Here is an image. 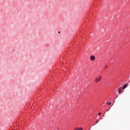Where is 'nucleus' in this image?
I'll use <instances>...</instances> for the list:
<instances>
[{"label":"nucleus","mask_w":130,"mask_h":130,"mask_svg":"<svg viewBox=\"0 0 130 130\" xmlns=\"http://www.w3.org/2000/svg\"><path fill=\"white\" fill-rule=\"evenodd\" d=\"M102 78V77L101 76H100L99 77L96 78L94 81L95 83H98V82H100V81H101Z\"/></svg>","instance_id":"f257e3e1"},{"label":"nucleus","mask_w":130,"mask_h":130,"mask_svg":"<svg viewBox=\"0 0 130 130\" xmlns=\"http://www.w3.org/2000/svg\"><path fill=\"white\" fill-rule=\"evenodd\" d=\"M95 56H94V55H91L90 56V60H95Z\"/></svg>","instance_id":"f03ea898"},{"label":"nucleus","mask_w":130,"mask_h":130,"mask_svg":"<svg viewBox=\"0 0 130 130\" xmlns=\"http://www.w3.org/2000/svg\"><path fill=\"white\" fill-rule=\"evenodd\" d=\"M122 90V87L119 88V89H118V93H121Z\"/></svg>","instance_id":"7ed1b4c3"},{"label":"nucleus","mask_w":130,"mask_h":130,"mask_svg":"<svg viewBox=\"0 0 130 130\" xmlns=\"http://www.w3.org/2000/svg\"><path fill=\"white\" fill-rule=\"evenodd\" d=\"M126 87H127V84H126L123 85V89H125V88H126Z\"/></svg>","instance_id":"20e7f679"},{"label":"nucleus","mask_w":130,"mask_h":130,"mask_svg":"<svg viewBox=\"0 0 130 130\" xmlns=\"http://www.w3.org/2000/svg\"><path fill=\"white\" fill-rule=\"evenodd\" d=\"M107 68H108V66L106 65L105 67V70H106V69H107Z\"/></svg>","instance_id":"39448f33"},{"label":"nucleus","mask_w":130,"mask_h":130,"mask_svg":"<svg viewBox=\"0 0 130 130\" xmlns=\"http://www.w3.org/2000/svg\"><path fill=\"white\" fill-rule=\"evenodd\" d=\"M111 102H108V105H111Z\"/></svg>","instance_id":"423d86ee"},{"label":"nucleus","mask_w":130,"mask_h":130,"mask_svg":"<svg viewBox=\"0 0 130 130\" xmlns=\"http://www.w3.org/2000/svg\"><path fill=\"white\" fill-rule=\"evenodd\" d=\"M78 130H83V128L80 127V128H78Z\"/></svg>","instance_id":"0eeeda50"},{"label":"nucleus","mask_w":130,"mask_h":130,"mask_svg":"<svg viewBox=\"0 0 130 130\" xmlns=\"http://www.w3.org/2000/svg\"><path fill=\"white\" fill-rule=\"evenodd\" d=\"M99 122L98 120L95 121V123H98Z\"/></svg>","instance_id":"6e6552de"},{"label":"nucleus","mask_w":130,"mask_h":130,"mask_svg":"<svg viewBox=\"0 0 130 130\" xmlns=\"http://www.w3.org/2000/svg\"><path fill=\"white\" fill-rule=\"evenodd\" d=\"M102 113H99V115H101Z\"/></svg>","instance_id":"1a4fd4ad"},{"label":"nucleus","mask_w":130,"mask_h":130,"mask_svg":"<svg viewBox=\"0 0 130 130\" xmlns=\"http://www.w3.org/2000/svg\"><path fill=\"white\" fill-rule=\"evenodd\" d=\"M74 130H78V128H76V129H75Z\"/></svg>","instance_id":"9d476101"},{"label":"nucleus","mask_w":130,"mask_h":130,"mask_svg":"<svg viewBox=\"0 0 130 130\" xmlns=\"http://www.w3.org/2000/svg\"><path fill=\"white\" fill-rule=\"evenodd\" d=\"M58 33H60V31H59Z\"/></svg>","instance_id":"9b49d317"}]
</instances>
